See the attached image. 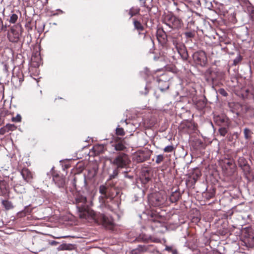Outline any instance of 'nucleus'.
Here are the masks:
<instances>
[{
  "label": "nucleus",
  "instance_id": "nucleus-36",
  "mask_svg": "<svg viewBox=\"0 0 254 254\" xmlns=\"http://www.w3.org/2000/svg\"><path fill=\"white\" fill-rule=\"evenodd\" d=\"M220 134L224 136L227 133V129L225 127H222L219 129Z\"/></svg>",
  "mask_w": 254,
  "mask_h": 254
},
{
  "label": "nucleus",
  "instance_id": "nucleus-4",
  "mask_svg": "<svg viewBox=\"0 0 254 254\" xmlns=\"http://www.w3.org/2000/svg\"><path fill=\"white\" fill-rule=\"evenodd\" d=\"M129 162L128 155L125 153H121L114 159L113 164L116 165L117 168H124L128 165Z\"/></svg>",
  "mask_w": 254,
  "mask_h": 254
},
{
  "label": "nucleus",
  "instance_id": "nucleus-12",
  "mask_svg": "<svg viewBox=\"0 0 254 254\" xmlns=\"http://www.w3.org/2000/svg\"><path fill=\"white\" fill-rule=\"evenodd\" d=\"M20 36V33L14 29H11L10 32L8 34L9 41L13 43L17 42L19 39Z\"/></svg>",
  "mask_w": 254,
  "mask_h": 254
},
{
  "label": "nucleus",
  "instance_id": "nucleus-37",
  "mask_svg": "<svg viewBox=\"0 0 254 254\" xmlns=\"http://www.w3.org/2000/svg\"><path fill=\"white\" fill-rule=\"evenodd\" d=\"M150 179L149 177L144 176L141 179V182L143 184H146L150 181Z\"/></svg>",
  "mask_w": 254,
  "mask_h": 254
},
{
  "label": "nucleus",
  "instance_id": "nucleus-3",
  "mask_svg": "<svg viewBox=\"0 0 254 254\" xmlns=\"http://www.w3.org/2000/svg\"><path fill=\"white\" fill-rule=\"evenodd\" d=\"M220 165L224 173L228 176L233 175L236 171V166L233 159L225 158L221 160Z\"/></svg>",
  "mask_w": 254,
  "mask_h": 254
},
{
  "label": "nucleus",
  "instance_id": "nucleus-46",
  "mask_svg": "<svg viewBox=\"0 0 254 254\" xmlns=\"http://www.w3.org/2000/svg\"><path fill=\"white\" fill-rule=\"evenodd\" d=\"M23 81V80L22 79V78H20L19 79V82H21Z\"/></svg>",
  "mask_w": 254,
  "mask_h": 254
},
{
  "label": "nucleus",
  "instance_id": "nucleus-42",
  "mask_svg": "<svg viewBox=\"0 0 254 254\" xmlns=\"http://www.w3.org/2000/svg\"><path fill=\"white\" fill-rule=\"evenodd\" d=\"M156 202L155 205L156 206H159L163 203V200L159 198L156 199Z\"/></svg>",
  "mask_w": 254,
  "mask_h": 254
},
{
  "label": "nucleus",
  "instance_id": "nucleus-40",
  "mask_svg": "<svg viewBox=\"0 0 254 254\" xmlns=\"http://www.w3.org/2000/svg\"><path fill=\"white\" fill-rule=\"evenodd\" d=\"M242 60V57L240 55H239L236 59H234L233 61L234 64L237 65Z\"/></svg>",
  "mask_w": 254,
  "mask_h": 254
},
{
  "label": "nucleus",
  "instance_id": "nucleus-2",
  "mask_svg": "<svg viewBox=\"0 0 254 254\" xmlns=\"http://www.w3.org/2000/svg\"><path fill=\"white\" fill-rule=\"evenodd\" d=\"M163 22L165 26L163 29L168 33L167 36L169 38L172 39L174 45L175 46L178 53L181 55L183 52H185L184 46L179 43L178 36L179 34L177 32V29L182 26L181 21L174 15L168 14L165 16Z\"/></svg>",
  "mask_w": 254,
  "mask_h": 254
},
{
  "label": "nucleus",
  "instance_id": "nucleus-20",
  "mask_svg": "<svg viewBox=\"0 0 254 254\" xmlns=\"http://www.w3.org/2000/svg\"><path fill=\"white\" fill-rule=\"evenodd\" d=\"M123 140H122L121 141H119V142H116L114 144V147H115V149L117 151H123L126 148V147L125 146V145L124 144V143H123Z\"/></svg>",
  "mask_w": 254,
  "mask_h": 254
},
{
  "label": "nucleus",
  "instance_id": "nucleus-6",
  "mask_svg": "<svg viewBox=\"0 0 254 254\" xmlns=\"http://www.w3.org/2000/svg\"><path fill=\"white\" fill-rule=\"evenodd\" d=\"M20 174L23 178V181L27 183H31L34 178V173L28 168L24 167L20 171Z\"/></svg>",
  "mask_w": 254,
  "mask_h": 254
},
{
  "label": "nucleus",
  "instance_id": "nucleus-1",
  "mask_svg": "<svg viewBox=\"0 0 254 254\" xmlns=\"http://www.w3.org/2000/svg\"><path fill=\"white\" fill-rule=\"evenodd\" d=\"M72 193L74 202L77 205L80 218L85 219L91 218L96 223L102 225L107 229L110 230L113 229V221L111 217L103 214H96L91 210L87 205H85L87 201L86 197L82 195L78 190L72 192Z\"/></svg>",
  "mask_w": 254,
  "mask_h": 254
},
{
  "label": "nucleus",
  "instance_id": "nucleus-45",
  "mask_svg": "<svg viewBox=\"0 0 254 254\" xmlns=\"http://www.w3.org/2000/svg\"><path fill=\"white\" fill-rule=\"evenodd\" d=\"M195 128H196V127H195V125H193V130H195Z\"/></svg>",
  "mask_w": 254,
  "mask_h": 254
},
{
  "label": "nucleus",
  "instance_id": "nucleus-39",
  "mask_svg": "<svg viewBox=\"0 0 254 254\" xmlns=\"http://www.w3.org/2000/svg\"><path fill=\"white\" fill-rule=\"evenodd\" d=\"M76 178L74 177L72 181V184L73 187V190H72V192H74L75 191H77V188L76 187Z\"/></svg>",
  "mask_w": 254,
  "mask_h": 254
},
{
  "label": "nucleus",
  "instance_id": "nucleus-28",
  "mask_svg": "<svg viewBox=\"0 0 254 254\" xmlns=\"http://www.w3.org/2000/svg\"><path fill=\"white\" fill-rule=\"evenodd\" d=\"M164 159V156L162 154L158 155L156 156L155 162L157 164H160L163 161Z\"/></svg>",
  "mask_w": 254,
  "mask_h": 254
},
{
  "label": "nucleus",
  "instance_id": "nucleus-19",
  "mask_svg": "<svg viewBox=\"0 0 254 254\" xmlns=\"http://www.w3.org/2000/svg\"><path fill=\"white\" fill-rule=\"evenodd\" d=\"M147 247L145 246L139 245L138 247L132 251V254H139L140 253L146 252Z\"/></svg>",
  "mask_w": 254,
  "mask_h": 254
},
{
  "label": "nucleus",
  "instance_id": "nucleus-38",
  "mask_svg": "<svg viewBox=\"0 0 254 254\" xmlns=\"http://www.w3.org/2000/svg\"><path fill=\"white\" fill-rule=\"evenodd\" d=\"M218 92H219V94H221L223 96L226 97L228 95L227 92L223 88H220L218 90Z\"/></svg>",
  "mask_w": 254,
  "mask_h": 254
},
{
  "label": "nucleus",
  "instance_id": "nucleus-13",
  "mask_svg": "<svg viewBox=\"0 0 254 254\" xmlns=\"http://www.w3.org/2000/svg\"><path fill=\"white\" fill-rule=\"evenodd\" d=\"M238 165L241 168L245 171H249L250 167L248 164V161L244 157H240L238 160Z\"/></svg>",
  "mask_w": 254,
  "mask_h": 254
},
{
  "label": "nucleus",
  "instance_id": "nucleus-25",
  "mask_svg": "<svg viewBox=\"0 0 254 254\" xmlns=\"http://www.w3.org/2000/svg\"><path fill=\"white\" fill-rule=\"evenodd\" d=\"M32 211V208H30V205L26 206L24 209L21 212V213H23L24 215L26 214H29Z\"/></svg>",
  "mask_w": 254,
  "mask_h": 254
},
{
  "label": "nucleus",
  "instance_id": "nucleus-48",
  "mask_svg": "<svg viewBox=\"0 0 254 254\" xmlns=\"http://www.w3.org/2000/svg\"><path fill=\"white\" fill-rule=\"evenodd\" d=\"M119 139H120V138H119V137H117V140H119Z\"/></svg>",
  "mask_w": 254,
  "mask_h": 254
},
{
  "label": "nucleus",
  "instance_id": "nucleus-9",
  "mask_svg": "<svg viewBox=\"0 0 254 254\" xmlns=\"http://www.w3.org/2000/svg\"><path fill=\"white\" fill-rule=\"evenodd\" d=\"M136 240L139 242L148 243L149 241L152 242L158 243L160 240L158 239H152L150 235H147L144 233L140 234L136 238Z\"/></svg>",
  "mask_w": 254,
  "mask_h": 254
},
{
  "label": "nucleus",
  "instance_id": "nucleus-50",
  "mask_svg": "<svg viewBox=\"0 0 254 254\" xmlns=\"http://www.w3.org/2000/svg\"><path fill=\"white\" fill-rule=\"evenodd\" d=\"M237 115L238 116L239 115L238 112H237Z\"/></svg>",
  "mask_w": 254,
  "mask_h": 254
},
{
  "label": "nucleus",
  "instance_id": "nucleus-32",
  "mask_svg": "<svg viewBox=\"0 0 254 254\" xmlns=\"http://www.w3.org/2000/svg\"><path fill=\"white\" fill-rule=\"evenodd\" d=\"M165 250L171 253L172 254H178L177 250L176 249H173V248L171 247L167 246L165 248Z\"/></svg>",
  "mask_w": 254,
  "mask_h": 254
},
{
  "label": "nucleus",
  "instance_id": "nucleus-17",
  "mask_svg": "<svg viewBox=\"0 0 254 254\" xmlns=\"http://www.w3.org/2000/svg\"><path fill=\"white\" fill-rule=\"evenodd\" d=\"M133 25L135 29L139 31H142L144 29L143 26L142 25L141 23L137 20L133 21ZM138 34L140 35L143 36V38L144 39L145 38L146 35L144 33H140L139 32Z\"/></svg>",
  "mask_w": 254,
  "mask_h": 254
},
{
  "label": "nucleus",
  "instance_id": "nucleus-34",
  "mask_svg": "<svg viewBox=\"0 0 254 254\" xmlns=\"http://www.w3.org/2000/svg\"><path fill=\"white\" fill-rule=\"evenodd\" d=\"M174 147L173 145H169V146L165 147L164 148L163 150L165 152L169 153V152H172L174 150Z\"/></svg>",
  "mask_w": 254,
  "mask_h": 254
},
{
  "label": "nucleus",
  "instance_id": "nucleus-14",
  "mask_svg": "<svg viewBox=\"0 0 254 254\" xmlns=\"http://www.w3.org/2000/svg\"><path fill=\"white\" fill-rule=\"evenodd\" d=\"M8 182V180H0V190L3 194L6 193L9 190Z\"/></svg>",
  "mask_w": 254,
  "mask_h": 254
},
{
  "label": "nucleus",
  "instance_id": "nucleus-49",
  "mask_svg": "<svg viewBox=\"0 0 254 254\" xmlns=\"http://www.w3.org/2000/svg\"><path fill=\"white\" fill-rule=\"evenodd\" d=\"M164 34H166V35H167V34H168V33L167 32V34H166V32H164ZM167 36V37H168L167 36Z\"/></svg>",
  "mask_w": 254,
  "mask_h": 254
},
{
  "label": "nucleus",
  "instance_id": "nucleus-22",
  "mask_svg": "<svg viewBox=\"0 0 254 254\" xmlns=\"http://www.w3.org/2000/svg\"><path fill=\"white\" fill-rule=\"evenodd\" d=\"M118 175V171L117 169H115L113 171V174L110 175V178L107 181V185H109V186L111 187L114 186V184H111L110 183V181L114 178H115L117 175Z\"/></svg>",
  "mask_w": 254,
  "mask_h": 254
},
{
  "label": "nucleus",
  "instance_id": "nucleus-5",
  "mask_svg": "<svg viewBox=\"0 0 254 254\" xmlns=\"http://www.w3.org/2000/svg\"><path fill=\"white\" fill-rule=\"evenodd\" d=\"M53 181L59 188H64L65 186V177L63 175H60L54 171L52 173Z\"/></svg>",
  "mask_w": 254,
  "mask_h": 254
},
{
  "label": "nucleus",
  "instance_id": "nucleus-35",
  "mask_svg": "<svg viewBox=\"0 0 254 254\" xmlns=\"http://www.w3.org/2000/svg\"><path fill=\"white\" fill-rule=\"evenodd\" d=\"M7 28L6 25H4L3 24V21L1 18L0 17V33L2 31H6Z\"/></svg>",
  "mask_w": 254,
  "mask_h": 254
},
{
  "label": "nucleus",
  "instance_id": "nucleus-27",
  "mask_svg": "<svg viewBox=\"0 0 254 254\" xmlns=\"http://www.w3.org/2000/svg\"><path fill=\"white\" fill-rule=\"evenodd\" d=\"M8 131H13L16 129L17 127L14 124H7L5 125Z\"/></svg>",
  "mask_w": 254,
  "mask_h": 254
},
{
  "label": "nucleus",
  "instance_id": "nucleus-7",
  "mask_svg": "<svg viewBox=\"0 0 254 254\" xmlns=\"http://www.w3.org/2000/svg\"><path fill=\"white\" fill-rule=\"evenodd\" d=\"M201 176V173L198 170H194L192 174L186 180V184L190 187H193L195 184L198 178Z\"/></svg>",
  "mask_w": 254,
  "mask_h": 254
},
{
  "label": "nucleus",
  "instance_id": "nucleus-44",
  "mask_svg": "<svg viewBox=\"0 0 254 254\" xmlns=\"http://www.w3.org/2000/svg\"><path fill=\"white\" fill-rule=\"evenodd\" d=\"M4 116H0V125L4 123Z\"/></svg>",
  "mask_w": 254,
  "mask_h": 254
},
{
  "label": "nucleus",
  "instance_id": "nucleus-18",
  "mask_svg": "<svg viewBox=\"0 0 254 254\" xmlns=\"http://www.w3.org/2000/svg\"><path fill=\"white\" fill-rule=\"evenodd\" d=\"M1 204L5 210H9L14 208L12 203L8 200H3L1 201Z\"/></svg>",
  "mask_w": 254,
  "mask_h": 254
},
{
  "label": "nucleus",
  "instance_id": "nucleus-24",
  "mask_svg": "<svg viewBox=\"0 0 254 254\" xmlns=\"http://www.w3.org/2000/svg\"><path fill=\"white\" fill-rule=\"evenodd\" d=\"M99 191L105 197H108L107 194V188L106 187L101 186L99 188Z\"/></svg>",
  "mask_w": 254,
  "mask_h": 254
},
{
  "label": "nucleus",
  "instance_id": "nucleus-51",
  "mask_svg": "<svg viewBox=\"0 0 254 254\" xmlns=\"http://www.w3.org/2000/svg\"><path fill=\"white\" fill-rule=\"evenodd\" d=\"M253 155H254V152H253Z\"/></svg>",
  "mask_w": 254,
  "mask_h": 254
},
{
  "label": "nucleus",
  "instance_id": "nucleus-31",
  "mask_svg": "<svg viewBox=\"0 0 254 254\" xmlns=\"http://www.w3.org/2000/svg\"><path fill=\"white\" fill-rule=\"evenodd\" d=\"M21 119V116L19 114H17L16 117H13L11 118V121L13 122H20Z\"/></svg>",
  "mask_w": 254,
  "mask_h": 254
},
{
  "label": "nucleus",
  "instance_id": "nucleus-29",
  "mask_svg": "<svg viewBox=\"0 0 254 254\" xmlns=\"http://www.w3.org/2000/svg\"><path fill=\"white\" fill-rule=\"evenodd\" d=\"M184 34L187 38H191L194 37L195 33L194 31H187Z\"/></svg>",
  "mask_w": 254,
  "mask_h": 254
},
{
  "label": "nucleus",
  "instance_id": "nucleus-30",
  "mask_svg": "<svg viewBox=\"0 0 254 254\" xmlns=\"http://www.w3.org/2000/svg\"><path fill=\"white\" fill-rule=\"evenodd\" d=\"M18 16L16 14H12L10 17L9 22L11 23H15L17 21Z\"/></svg>",
  "mask_w": 254,
  "mask_h": 254
},
{
  "label": "nucleus",
  "instance_id": "nucleus-47",
  "mask_svg": "<svg viewBox=\"0 0 254 254\" xmlns=\"http://www.w3.org/2000/svg\"><path fill=\"white\" fill-rule=\"evenodd\" d=\"M190 125L192 126V124H191V123H190L189 124L188 127H190Z\"/></svg>",
  "mask_w": 254,
  "mask_h": 254
},
{
  "label": "nucleus",
  "instance_id": "nucleus-23",
  "mask_svg": "<svg viewBox=\"0 0 254 254\" xmlns=\"http://www.w3.org/2000/svg\"><path fill=\"white\" fill-rule=\"evenodd\" d=\"M246 242L248 244L250 247H254V236H249L246 238Z\"/></svg>",
  "mask_w": 254,
  "mask_h": 254
},
{
  "label": "nucleus",
  "instance_id": "nucleus-33",
  "mask_svg": "<svg viewBox=\"0 0 254 254\" xmlns=\"http://www.w3.org/2000/svg\"><path fill=\"white\" fill-rule=\"evenodd\" d=\"M139 12V9L137 8H131L129 10V14L130 17L137 14Z\"/></svg>",
  "mask_w": 254,
  "mask_h": 254
},
{
  "label": "nucleus",
  "instance_id": "nucleus-26",
  "mask_svg": "<svg viewBox=\"0 0 254 254\" xmlns=\"http://www.w3.org/2000/svg\"><path fill=\"white\" fill-rule=\"evenodd\" d=\"M116 134L117 135L123 136L125 134V132L123 128L117 127L116 129Z\"/></svg>",
  "mask_w": 254,
  "mask_h": 254
},
{
  "label": "nucleus",
  "instance_id": "nucleus-21",
  "mask_svg": "<svg viewBox=\"0 0 254 254\" xmlns=\"http://www.w3.org/2000/svg\"><path fill=\"white\" fill-rule=\"evenodd\" d=\"M244 137L246 139L250 140L252 137L253 132L250 129L245 128L244 129Z\"/></svg>",
  "mask_w": 254,
  "mask_h": 254
},
{
  "label": "nucleus",
  "instance_id": "nucleus-10",
  "mask_svg": "<svg viewBox=\"0 0 254 254\" xmlns=\"http://www.w3.org/2000/svg\"><path fill=\"white\" fill-rule=\"evenodd\" d=\"M26 183L23 180H20L16 182H14V185L13 186L14 191L18 193L22 194L24 193L25 192V185Z\"/></svg>",
  "mask_w": 254,
  "mask_h": 254
},
{
  "label": "nucleus",
  "instance_id": "nucleus-41",
  "mask_svg": "<svg viewBox=\"0 0 254 254\" xmlns=\"http://www.w3.org/2000/svg\"><path fill=\"white\" fill-rule=\"evenodd\" d=\"M8 132V130L7 129V128H6L5 126L3 127H1L0 129V134H1V135H3L5 133Z\"/></svg>",
  "mask_w": 254,
  "mask_h": 254
},
{
  "label": "nucleus",
  "instance_id": "nucleus-43",
  "mask_svg": "<svg viewBox=\"0 0 254 254\" xmlns=\"http://www.w3.org/2000/svg\"><path fill=\"white\" fill-rule=\"evenodd\" d=\"M49 243L52 246H56L58 244V242L55 241H52L50 242Z\"/></svg>",
  "mask_w": 254,
  "mask_h": 254
},
{
  "label": "nucleus",
  "instance_id": "nucleus-16",
  "mask_svg": "<svg viewBox=\"0 0 254 254\" xmlns=\"http://www.w3.org/2000/svg\"><path fill=\"white\" fill-rule=\"evenodd\" d=\"M105 147L103 144H96L94 145L92 150L95 155H99L105 151Z\"/></svg>",
  "mask_w": 254,
  "mask_h": 254
},
{
  "label": "nucleus",
  "instance_id": "nucleus-15",
  "mask_svg": "<svg viewBox=\"0 0 254 254\" xmlns=\"http://www.w3.org/2000/svg\"><path fill=\"white\" fill-rule=\"evenodd\" d=\"M181 197V194L179 190H175L171 194L169 197V200L172 203L177 202Z\"/></svg>",
  "mask_w": 254,
  "mask_h": 254
},
{
  "label": "nucleus",
  "instance_id": "nucleus-11",
  "mask_svg": "<svg viewBox=\"0 0 254 254\" xmlns=\"http://www.w3.org/2000/svg\"><path fill=\"white\" fill-rule=\"evenodd\" d=\"M193 58L200 64H204L206 60L205 53L202 51L195 52L193 54Z\"/></svg>",
  "mask_w": 254,
  "mask_h": 254
},
{
  "label": "nucleus",
  "instance_id": "nucleus-8",
  "mask_svg": "<svg viewBox=\"0 0 254 254\" xmlns=\"http://www.w3.org/2000/svg\"><path fill=\"white\" fill-rule=\"evenodd\" d=\"M214 120L219 126H226L229 123L228 118L223 113L220 114H214Z\"/></svg>",
  "mask_w": 254,
  "mask_h": 254
}]
</instances>
